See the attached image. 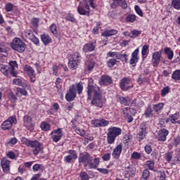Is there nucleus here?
I'll use <instances>...</instances> for the list:
<instances>
[{"label":"nucleus","mask_w":180,"mask_h":180,"mask_svg":"<svg viewBox=\"0 0 180 180\" xmlns=\"http://www.w3.org/2000/svg\"><path fill=\"white\" fill-rule=\"evenodd\" d=\"M91 81H94L92 78L89 79L86 87L87 101H91V104L96 108H103V98H102V91L101 87L96 84H91Z\"/></svg>","instance_id":"nucleus-1"},{"label":"nucleus","mask_w":180,"mask_h":180,"mask_svg":"<svg viewBox=\"0 0 180 180\" xmlns=\"http://www.w3.org/2000/svg\"><path fill=\"white\" fill-rule=\"evenodd\" d=\"M79 164H83L86 169H96L101 164V158H94L89 153H82L78 158Z\"/></svg>","instance_id":"nucleus-2"},{"label":"nucleus","mask_w":180,"mask_h":180,"mask_svg":"<svg viewBox=\"0 0 180 180\" xmlns=\"http://www.w3.org/2000/svg\"><path fill=\"white\" fill-rule=\"evenodd\" d=\"M20 141L22 144H24V146L32 148V151L34 155H38L39 153H41V154L44 153V145L38 140L35 139L32 141L30 139H27V138L25 136H22L20 138Z\"/></svg>","instance_id":"nucleus-3"},{"label":"nucleus","mask_w":180,"mask_h":180,"mask_svg":"<svg viewBox=\"0 0 180 180\" xmlns=\"http://www.w3.org/2000/svg\"><path fill=\"white\" fill-rule=\"evenodd\" d=\"M15 68H18V63L16 60L10 61L8 65H0V71L4 75H6V77H9V75L18 77V72L15 70Z\"/></svg>","instance_id":"nucleus-4"},{"label":"nucleus","mask_w":180,"mask_h":180,"mask_svg":"<svg viewBox=\"0 0 180 180\" xmlns=\"http://www.w3.org/2000/svg\"><path fill=\"white\" fill-rule=\"evenodd\" d=\"M95 9V0H87L86 3L77 6V13L83 16H91V8Z\"/></svg>","instance_id":"nucleus-5"},{"label":"nucleus","mask_w":180,"mask_h":180,"mask_svg":"<svg viewBox=\"0 0 180 180\" xmlns=\"http://www.w3.org/2000/svg\"><path fill=\"white\" fill-rule=\"evenodd\" d=\"M122 134V129L117 127H111L108 129L107 143L108 144H115L116 137Z\"/></svg>","instance_id":"nucleus-6"},{"label":"nucleus","mask_w":180,"mask_h":180,"mask_svg":"<svg viewBox=\"0 0 180 180\" xmlns=\"http://www.w3.org/2000/svg\"><path fill=\"white\" fill-rule=\"evenodd\" d=\"M121 115L127 121V123H131L136 116V110L130 107H125L121 109Z\"/></svg>","instance_id":"nucleus-7"},{"label":"nucleus","mask_w":180,"mask_h":180,"mask_svg":"<svg viewBox=\"0 0 180 180\" xmlns=\"http://www.w3.org/2000/svg\"><path fill=\"white\" fill-rule=\"evenodd\" d=\"M11 49L18 53H23L26 50V44L20 38H15L11 43Z\"/></svg>","instance_id":"nucleus-8"},{"label":"nucleus","mask_w":180,"mask_h":180,"mask_svg":"<svg viewBox=\"0 0 180 180\" xmlns=\"http://www.w3.org/2000/svg\"><path fill=\"white\" fill-rule=\"evenodd\" d=\"M18 123V119L16 116H10L7 120L2 122L1 124V128L2 130H11L13 127V124Z\"/></svg>","instance_id":"nucleus-9"},{"label":"nucleus","mask_w":180,"mask_h":180,"mask_svg":"<svg viewBox=\"0 0 180 180\" xmlns=\"http://www.w3.org/2000/svg\"><path fill=\"white\" fill-rule=\"evenodd\" d=\"M148 129V125L146 123L141 124L139 127V131L136 136V140L139 141V143H141L143 140L146 139V136H147V129Z\"/></svg>","instance_id":"nucleus-10"},{"label":"nucleus","mask_w":180,"mask_h":180,"mask_svg":"<svg viewBox=\"0 0 180 180\" xmlns=\"http://www.w3.org/2000/svg\"><path fill=\"white\" fill-rule=\"evenodd\" d=\"M131 83V79L127 77H123L120 82V88L122 91H130L131 88H134V85H129Z\"/></svg>","instance_id":"nucleus-11"},{"label":"nucleus","mask_w":180,"mask_h":180,"mask_svg":"<svg viewBox=\"0 0 180 180\" xmlns=\"http://www.w3.org/2000/svg\"><path fill=\"white\" fill-rule=\"evenodd\" d=\"M162 56V49L155 51L152 54V65L155 68H158L160 63H161V57Z\"/></svg>","instance_id":"nucleus-12"},{"label":"nucleus","mask_w":180,"mask_h":180,"mask_svg":"<svg viewBox=\"0 0 180 180\" xmlns=\"http://www.w3.org/2000/svg\"><path fill=\"white\" fill-rule=\"evenodd\" d=\"M168 134H169V131H168V129L165 128L160 129L157 131L156 139L158 141L164 143L165 141H167Z\"/></svg>","instance_id":"nucleus-13"},{"label":"nucleus","mask_w":180,"mask_h":180,"mask_svg":"<svg viewBox=\"0 0 180 180\" xmlns=\"http://www.w3.org/2000/svg\"><path fill=\"white\" fill-rule=\"evenodd\" d=\"M139 60H140V48H136L131 54V58L129 60L130 65H133V67H136Z\"/></svg>","instance_id":"nucleus-14"},{"label":"nucleus","mask_w":180,"mask_h":180,"mask_svg":"<svg viewBox=\"0 0 180 180\" xmlns=\"http://www.w3.org/2000/svg\"><path fill=\"white\" fill-rule=\"evenodd\" d=\"M24 72H25L30 77V82L32 84L36 82V73H34V69L32 66L27 64L25 65L24 66Z\"/></svg>","instance_id":"nucleus-15"},{"label":"nucleus","mask_w":180,"mask_h":180,"mask_svg":"<svg viewBox=\"0 0 180 180\" xmlns=\"http://www.w3.org/2000/svg\"><path fill=\"white\" fill-rule=\"evenodd\" d=\"M24 126L29 131L34 130V123H33V118L29 115H25L23 117Z\"/></svg>","instance_id":"nucleus-16"},{"label":"nucleus","mask_w":180,"mask_h":180,"mask_svg":"<svg viewBox=\"0 0 180 180\" xmlns=\"http://www.w3.org/2000/svg\"><path fill=\"white\" fill-rule=\"evenodd\" d=\"M91 124L93 127H106L109 124V121L100 117L98 119H94L91 120Z\"/></svg>","instance_id":"nucleus-17"},{"label":"nucleus","mask_w":180,"mask_h":180,"mask_svg":"<svg viewBox=\"0 0 180 180\" xmlns=\"http://www.w3.org/2000/svg\"><path fill=\"white\" fill-rule=\"evenodd\" d=\"M96 49V41H89L88 43H86L82 46V51L83 53H92V51H95V49Z\"/></svg>","instance_id":"nucleus-18"},{"label":"nucleus","mask_w":180,"mask_h":180,"mask_svg":"<svg viewBox=\"0 0 180 180\" xmlns=\"http://www.w3.org/2000/svg\"><path fill=\"white\" fill-rule=\"evenodd\" d=\"M68 154L69 155L64 157V161L68 164H71L73 160H77V158H78V154L75 150H69Z\"/></svg>","instance_id":"nucleus-19"},{"label":"nucleus","mask_w":180,"mask_h":180,"mask_svg":"<svg viewBox=\"0 0 180 180\" xmlns=\"http://www.w3.org/2000/svg\"><path fill=\"white\" fill-rule=\"evenodd\" d=\"M134 175H136V168L131 165L125 167L124 175L125 179H130V178L134 177Z\"/></svg>","instance_id":"nucleus-20"},{"label":"nucleus","mask_w":180,"mask_h":180,"mask_svg":"<svg viewBox=\"0 0 180 180\" xmlns=\"http://www.w3.org/2000/svg\"><path fill=\"white\" fill-rule=\"evenodd\" d=\"M1 167L4 174H9L11 172V161L6 158L1 159Z\"/></svg>","instance_id":"nucleus-21"},{"label":"nucleus","mask_w":180,"mask_h":180,"mask_svg":"<svg viewBox=\"0 0 180 180\" xmlns=\"http://www.w3.org/2000/svg\"><path fill=\"white\" fill-rule=\"evenodd\" d=\"M99 85L108 86L111 84H113V79H112V77L108 75H103L98 81Z\"/></svg>","instance_id":"nucleus-22"},{"label":"nucleus","mask_w":180,"mask_h":180,"mask_svg":"<svg viewBox=\"0 0 180 180\" xmlns=\"http://www.w3.org/2000/svg\"><path fill=\"white\" fill-rule=\"evenodd\" d=\"M122 151H123V143H119L112 150V157L114 160H119L120 155H122Z\"/></svg>","instance_id":"nucleus-23"},{"label":"nucleus","mask_w":180,"mask_h":180,"mask_svg":"<svg viewBox=\"0 0 180 180\" xmlns=\"http://www.w3.org/2000/svg\"><path fill=\"white\" fill-rule=\"evenodd\" d=\"M25 37L29 39L34 44H39L40 40L34 35L32 30H25Z\"/></svg>","instance_id":"nucleus-24"},{"label":"nucleus","mask_w":180,"mask_h":180,"mask_svg":"<svg viewBox=\"0 0 180 180\" xmlns=\"http://www.w3.org/2000/svg\"><path fill=\"white\" fill-rule=\"evenodd\" d=\"M112 3L110 4L112 9H116L117 6H120L122 9H127V2L126 0H112Z\"/></svg>","instance_id":"nucleus-25"},{"label":"nucleus","mask_w":180,"mask_h":180,"mask_svg":"<svg viewBox=\"0 0 180 180\" xmlns=\"http://www.w3.org/2000/svg\"><path fill=\"white\" fill-rule=\"evenodd\" d=\"M77 98V91H74L71 86L69 87V90L65 95V100L67 102H72Z\"/></svg>","instance_id":"nucleus-26"},{"label":"nucleus","mask_w":180,"mask_h":180,"mask_svg":"<svg viewBox=\"0 0 180 180\" xmlns=\"http://www.w3.org/2000/svg\"><path fill=\"white\" fill-rule=\"evenodd\" d=\"M73 89L74 91L77 92L78 95H81L84 91V82L82 81L79 82L78 83L73 84L70 86Z\"/></svg>","instance_id":"nucleus-27"},{"label":"nucleus","mask_w":180,"mask_h":180,"mask_svg":"<svg viewBox=\"0 0 180 180\" xmlns=\"http://www.w3.org/2000/svg\"><path fill=\"white\" fill-rule=\"evenodd\" d=\"M54 132L57 135H53L52 136V140L55 143H58L60 140L63 138V131L61 130V128H58L56 129H54Z\"/></svg>","instance_id":"nucleus-28"},{"label":"nucleus","mask_w":180,"mask_h":180,"mask_svg":"<svg viewBox=\"0 0 180 180\" xmlns=\"http://www.w3.org/2000/svg\"><path fill=\"white\" fill-rule=\"evenodd\" d=\"M96 63L93 58H89L88 60L85 62V69L87 70V71H92L95 68Z\"/></svg>","instance_id":"nucleus-29"},{"label":"nucleus","mask_w":180,"mask_h":180,"mask_svg":"<svg viewBox=\"0 0 180 180\" xmlns=\"http://www.w3.org/2000/svg\"><path fill=\"white\" fill-rule=\"evenodd\" d=\"M41 41L43 43L44 46H47L50 44L53 41V39L49 35V34H42L40 35Z\"/></svg>","instance_id":"nucleus-30"},{"label":"nucleus","mask_w":180,"mask_h":180,"mask_svg":"<svg viewBox=\"0 0 180 180\" xmlns=\"http://www.w3.org/2000/svg\"><path fill=\"white\" fill-rule=\"evenodd\" d=\"M143 165L146 169L153 171V172H157V169H155V162L153 160H147Z\"/></svg>","instance_id":"nucleus-31"},{"label":"nucleus","mask_w":180,"mask_h":180,"mask_svg":"<svg viewBox=\"0 0 180 180\" xmlns=\"http://www.w3.org/2000/svg\"><path fill=\"white\" fill-rule=\"evenodd\" d=\"M116 99L121 105H124V106H127L129 103H130V99L128 98V97H123V96L121 95H117Z\"/></svg>","instance_id":"nucleus-32"},{"label":"nucleus","mask_w":180,"mask_h":180,"mask_svg":"<svg viewBox=\"0 0 180 180\" xmlns=\"http://www.w3.org/2000/svg\"><path fill=\"white\" fill-rule=\"evenodd\" d=\"M117 33H119V31L115 29L106 30L102 32L101 36H103V37H110L115 36V34H117Z\"/></svg>","instance_id":"nucleus-33"},{"label":"nucleus","mask_w":180,"mask_h":180,"mask_svg":"<svg viewBox=\"0 0 180 180\" xmlns=\"http://www.w3.org/2000/svg\"><path fill=\"white\" fill-rule=\"evenodd\" d=\"M167 119H169V122H171L172 124H176V123H180V121L178 120V119H179V113L178 112L171 114L170 115H169V117Z\"/></svg>","instance_id":"nucleus-34"},{"label":"nucleus","mask_w":180,"mask_h":180,"mask_svg":"<svg viewBox=\"0 0 180 180\" xmlns=\"http://www.w3.org/2000/svg\"><path fill=\"white\" fill-rule=\"evenodd\" d=\"M70 58L74 61L79 63V64H81V62L82 61V55H81V53L76 51L72 54Z\"/></svg>","instance_id":"nucleus-35"},{"label":"nucleus","mask_w":180,"mask_h":180,"mask_svg":"<svg viewBox=\"0 0 180 180\" xmlns=\"http://www.w3.org/2000/svg\"><path fill=\"white\" fill-rule=\"evenodd\" d=\"M148 53H150V46L147 44L143 45L141 49V56L143 60H146V58H147Z\"/></svg>","instance_id":"nucleus-36"},{"label":"nucleus","mask_w":180,"mask_h":180,"mask_svg":"<svg viewBox=\"0 0 180 180\" xmlns=\"http://www.w3.org/2000/svg\"><path fill=\"white\" fill-rule=\"evenodd\" d=\"M80 63L77 62L76 60H73V59H71V58L69 59L68 61V68L71 70L72 71H74L75 70H77L78 68V65H79Z\"/></svg>","instance_id":"nucleus-37"},{"label":"nucleus","mask_w":180,"mask_h":180,"mask_svg":"<svg viewBox=\"0 0 180 180\" xmlns=\"http://www.w3.org/2000/svg\"><path fill=\"white\" fill-rule=\"evenodd\" d=\"M117 60H120L123 64H126L129 61V55L127 53H118V56H117Z\"/></svg>","instance_id":"nucleus-38"},{"label":"nucleus","mask_w":180,"mask_h":180,"mask_svg":"<svg viewBox=\"0 0 180 180\" xmlns=\"http://www.w3.org/2000/svg\"><path fill=\"white\" fill-rule=\"evenodd\" d=\"M164 103H159L158 104H153V110L155 113H160L162 109H164Z\"/></svg>","instance_id":"nucleus-39"},{"label":"nucleus","mask_w":180,"mask_h":180,"mask_svg":"<svg viewBox=\"0 0 180 180\" xmlns=\"http://www.w3.org/2000/svg\"><path fill=\"white\" fill-rule=\"evenodd\" d=\"M164 53L166 54L168 60H172L174 58V51L169 47H165L164 49Z\"/></svg>","instance_id":"nucleus-40"},{"label":"nucleus","mask_w":180,"mask_h":180,"mask_svg":"<svg viewBox=\"0 0 180 180\" xmlns=\"http://www.w3.org/2000/svg\"><path fill=\"white\" fill-rule=\"evenodd\" d=\"M155 180H165L167 179V174H165V171L160 170L158 172V174L155 178Z\"/></svg>","instance_id":"nucleus-41"},{"label":"nucleus","mask_w":180,"mask_h":180,"mask_svg":"<svg viewBox=\"0 0 180 180\" xmlns=\"http://www.w3.org/2000/svg\"><path fill=\"white\" fill-rule=\"evenodd\" d=\"M153 108H151V105H148V108H146L143 116H145V117L148 118V117H151V116H153Z\"/></svg>","instance_id":"nucleus-42"},{"label":"nucleus","mask_w":180,"mask_h":180,"mask_svg":"<svg viewBox=\"0 0 180 180\" xmlns=\"http://www.w3.org/2000/svg\"><path fill=\"white\" fill-rule=\"evenodd\" d=\"M169 91H171V88L169 86H166L162 88V89L160 91V95L162 98L167 96L169 94Z\"/></svg>","instance_id":"nucleus-43"},{"label":"nucleus","mask_w":180,"mask_h":180,"mask_svg":"<svg viewBox=\"0 0 180 180\" xmlns=\"http://www.w3.org/2000/svg\"><path fill=\"white\" fill-rule=\"evenodd\" d=\"M137 16L134 14H128L125 18L126 22H128L129 23H134L136 22Z\"/></svg>","instance_id":"nucleus-44"},{"label":"nucleus","mask_w":180,"mask_h":180,"mask_svg":"<svg viewBox=\"0 0 180 180\" xmlns=\"http://www.w3.org/2000/svg\"><path fill=\"white\" fill-rule=\"evenodd\" d=\"M40 127L42 131H49V130H50L51 126H50V124L46 122H41Z\"/></svg>","instance_id":"nucleus-45"},{"label":"nucleus","mask_w":180,"mask_h":180,"mask_svg":"<svg viewBox=\"0 0 180 180\" xmlns=\"http://www.w3.org/2000/svg\"><path fill=\"white\" fill-rule=\"evenodd\" d=\"M172 78L174 81H180V70H176L172 74Z\"/></svg>","instance_id":"nucleus-46"},{"label":"nucleus","mask_w":180,"mask_h":180,"mask_svg":"<svg viewBox=\"0 0 180 180\" xmlns=\"http://www.w3.org/2000/svg\"><path fill=\"white\" fill-rule=\"evenodd\" d=\"M172 154H174V152L170 151V152H167L164 155V158L167 162H171L172 160Z\"/></svg>","instance_id":"nucleus-47"},{"label":"nucleus","mask_w":180,"mask_h":180,"mask_svg":"<svg viewBox=\"0 0 180 180\" xmlns=\"http://www.w3.org/2000/svg\"><path fill=\"white\" fill-rule=\"evenodd\" d=\"M148 81V77H143L141 75H139V77L136 79L139 85H141L143 84H146Z\"/></svg>","instance_id":"nucleus-48"},{"label":"nucleus","mask_w":180,"mask_h":180,"mask_svg":"<svg viewBox=\"0 0 180 180\" xmlns=\"http://www.w3.org/2000/svg\"><path fill=\"white\" fill-rule=\"evenodd\" d=\"M116 63H117V59L110 58L107 61L106 64L108 68H112L116 65Z\"/></svg>","instance_id":"nucleus-49"},{"label":"nucleus","mask_w":180,"mask_h":180,"mask_svg":"<svg viewBox=\"0 0 180 180\" xmlns=\"http://www.w3.org/2000/svg\"><path fill=\"white\" fill-rule=\"evenodd\" d=\"M150 178V170L144 169L142 172L141 179L147 180Z\"/></svg>","instance_id":"nucleus-50"},{"label":"nucleus","mask_w":180,"mask_h":180,"mask_svg":"<svg viewBox=\"0 0 180 180\" xmlns=\"http://www.w3.org/2000/svg\"><path fill=\"white\" fill-rule=\"evenodd\" d=\"M49 29L51 32L53 33V36H58V32L57 31V25L53 23L50 27Z\"/></svg>","instance_id":"nucleus-51"},{"label":"nucleus","mask_w":180,"mask_h":180,"mask_svg":"<svg viewBox=\"0 0 180 180\" xmlns=\"http://www.w3.org/2000/svg\"><path fill=\"white\" fill-rule=\"evenodd\" d=\"M172 5L176 11H180V0H172Z\"/></svg>","instance_id":"nucleus-52"},{"label":"nucleus","mask_w":180,"mask_h":180,"mask_svg":"<svg viewBox=\"0 0 180 180\" xmlns=\"http://www.w3.org/2000/svg\"><path fill=\"white\" fill-rule=\"evenodd\" d=\"M159 153L157 150H154L150 153L151 161H157L158 160Z\"/></svg>","instance_id":"nucleus-53"},{"label":"nucleus","mask_w":180,"mask_h":180,"mask_svg":"<svg viewBox=\"0 0 180 180\" xmlns=\"http://www.w3.org/2000/svg\"><path fill=\"white\" fill-rule=\"evenodd\" d=\"M141 34V31H139L138 30H133L131 31V39H136V37H139Z\"/></svg>","instance_id":"nucleus-54"},{"label":"nucleus","mask_w":180,"mask_h":180,"mask_svg":"<svg viewBox=\"0 0 180 180\" xmlns=\"http://www.w3.org/2000/svg\"><path fill=\"white\" fill-rule=\"evenodd\" d=\"M141 158V153L134 151L131 155V160H140Z\"/></svg>","instance_id":"nucleus-55"},{"label":"nucleus","mask_w":180,"mask_h":180,"mask_svg":"<svg viewBox=\"0 0 180 180\" xmlns=\"http://www.w3.org/2000/svg\"><path fill=\"white\" fill-rule=\"evenodd\" d=\"M18 143V139L16 137L11 138L10 141L6 143V146H10V147H13L15 144Z\"/></svg>","instance_id":"nucleus-56"},{"label":"nucleus","mask_w":180,"mask_h":180,"mask_svg":"<svg viewBox=\"0 0 180 180\" xmlns=\"http://www.w3.org/2000/svg\"><path fill=\"white\" fill-rule=\"evenodd\" d=\"M167 123H169V119L168 118H166V119L161 118L159 121V124L160 127H165Z\"/></svg>","instance_id":"nucleus-57"},{"label":"nucleus","mask_w":180,"mask_h":180,"mask_svg":"<svg viewBox=\"0 0 180 180\" xmlns=\"http://www.w3.org/2000/svg\"><path fill=\"white\" fill-rule=\"evenodd\" d=\"M79 178L81 180H89V175L86 172H81L79 174Z\"/></svg>","instance_id":"nucleus-58"},{"label":"nucleus","mask_w":180,"mask_h":180,"mask_svg":"<svg viewBox=\"0 0 180 180\" xmlns=\"http://www.w3.org/2000/svg\"><path fill=\"white\" fill-rule=\"evenodd\" d=\"M145 153L150 155L153 152V146H151V144L148 143L146 144L144 147Z\"/></svg>","instance_id":"nucleus-59"},{"label":"nucleus","mask_w":180,"mask_h":180,"mask_svg":"<svg viewBox=\"0 0 180 180\" xmlns=\"http://www.w3.org/2000/svg\"><path fill=\"white\" fill-rule=\"evenodd\" d=\"M65 20H68V22H75L77 21V19H75V17H74V15L72 14H68L66 17H65Z\"/></svg>","instance_id":"nucleus-60"},{"label":"nucleus","mask_w":180,"mask_h":180,"mask_svg":"<svg viewBox=\"0 0 180 180\" xmlns=\"http://www.w3.org/2000/svg\"><path fill=\"white\" fill-rule=\"evenodd\" d=\"M40 22V20L37 18H34L31 20V24L34 27H39V23Z\"/></svg>","instance_id":"nucleus-61"},{"label":"nucleus","mask_w":180,"mask_h":180,"mask_svg":"<svg viewBox=\"0 0 180 180\" xmlns=\"http://www.w3.org/2000/svg\"><path fill=\"white\" fill-rule=\"evenodd\" d=\"M134 10H135V12L137 13V15H139V16H141V18H143V10H141V8L136 5L134 6Z\"/></svg>","instance_id":"nucleus-62"},{"label":"nucleus","mask_w":180,"mask_h":180,"mask_svg":"<svg viewBox=\"0 0 180 180\" xmlns=\"http://www.w3.org/2000/svg\"><path fill=\"white\" fill-rule=\"evenodd\" d=\"M173 144L175 146V147H177L180 145V135L174 137Z\"/></svg>","instance_id":"nucleus-63"},{"label":"nucleus","mask_w":180,"mask_h":180,"mask_svg":"<svg viewBox=\"0 0 180 180\" xmlns=\"http://www.w3.org/2000/svg\"><path fill=\"white\" fill-rule=\"evenodd\" d=\"M41 174L38 173L36 174H34L30 180H47V179L41 178Z\"/></svg>","instance_id":"nucleus-64"}]
</instances>
